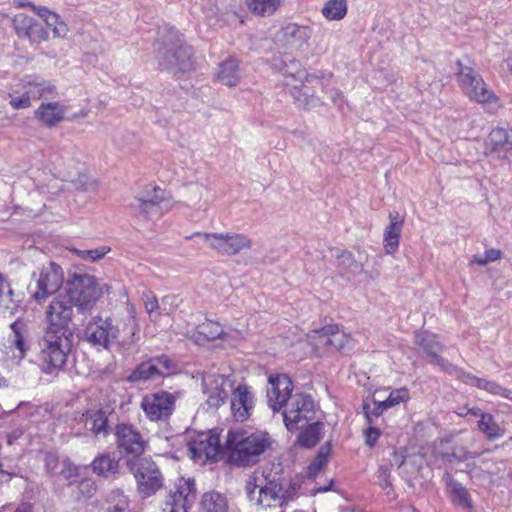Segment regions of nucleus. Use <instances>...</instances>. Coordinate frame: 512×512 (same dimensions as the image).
Instances as JSON below:
<instances>
[{"label": "nucleus", "instance_id": "nucleus-12", "mask_svg": "<svg viewBox=\"0 0 512 512\" xmlns=\"http://www.w3.org/2000/svg\"><path fill=\"white\" fill-rule=\"evenodd\" d=\"M73 307L72 300L66 293L54 297L45 310V331L71 335L69 325L73 318Z\"/></svg>", "mask_w": 512, "mask_h": 512}, {"label": "nucleus", "instance_id": "nucleus-60", "mask_svg": "<svg viewBox=\"0 0 512 512\" xmlns=\"http://www.w3.org/2000/svg\"><path fill=\"white\" fill-rule=\"evenodd\" d=\"M472 263H477L481 266H485L487 265L489 262L488 260L486 259L485 257V254L483 255H474L472 260H471Z\"/></svg>", "mask_w": 512, "mask_h": 512}, {"label": "nucleus", "instance_id": "nucleus-25", "mask_svg": "<svg viewBox=\"0 0 512 512\" xmlns=\"http://www.w3.org/2000/svg\"><path fill=\"white\" fill-rule=\"evenodd\" d=\"M66 107L58 101L42 102L34 118L45 128H54L65 119Z\"/></svg>", "mask_w": 512, "mask_h": 512}, {"label": "nucleus", "instance_id": "nucleus-55", "mask_svg": "<svg viewBox=\"0 0 512 512\" xmlns=\"http://www.w3.org/2000/svg\"><path fill=\"white\" fill-rule=\"evenodd\" d=\"M208 192V187L203 183H193L187 188V197L190 201H199Z\"/></svg>", "mask_w": 512, "mask_h": 512}, {"label": "nucleus", "instance_id": "nucleus-4", "mask_svg": "<svg viewBox=\"0 0 512 512\" xmlns=\"http://www.w3.org/2000/svg\"><path fill=\"white\" fill-rule=\"evenodd\" d=\"M273 67L294 99L302 105L308 104L310 94L307 84L317 80V75L309 74L301 62L291 55L275 57Z\"/></svg>", "mask_w": 512, "mask_h": 512}, {"label": "nucleus", "instance_id": "nucleus-29", "mask_svg": "<svg viewBox=\"0 0 512 512\" xmlns=\"http://www.w3.org/2000/svg\"><path fill=\"white\" fill-rule=\"evenodd\" d=\"M459 414H472L474 416H480L481 418L478 422V428L483 434L486 435L489 440L499 439L505 434V429L496 423L494 417L489 413H482L479 408L473 407L468 409L466 413L460 412Z\"/></svg>", "mask_w": 512, "mask_h": 512}, {"label": "nucleus", "instance_id": "nucleus-51", "mask_svg": "<svg viewBox=\"0 0 512 512\" xmlns=\"http://www.w3.org/2000/svg\"><path fill=\"white\" fill-rule=\"evenodd\" d=\"M148 441L137 431L130 429V454L140 455L146 447Z\"/></svg>", "mask_w": 512, "mask_h": 512}, {"label": "nucleus", "instance_id": "nucleus-31", "mask_svg": "<svg viewBox=\"0 0 512 512\" xmlns=\"http://www.w3.org/2000/svg\"><path fill=\"white\" fill-rule=\"evenodd\" d=\"M448 493L451 502L462 509L472 511L474 509L473 499L468 489L461 483L450 480L448 482Z\"/></svg>", "mask_w": 512, "mask_h": 512}, {"label": "nucleus", "instance_id": "nucleus-17", "mask_svg": "<svg viewBox=\"0 0 512 512\" xmlns=\"http://www.w3.org/2000/svg\"><path fill=\"white\" fill-rule=\"evenodd\" d=\"M175 406V396L166 391L145 395L141 401V407L147 417L152 421H158L169 417Z\"/></svg>", "mask_w": 512, "mask_h": 512}, {"label": "nucleus", "instance_id": "nucleus-49", "mask_svg": "<svg viewBox=\"0 0 512 512\" xmlns=\"http://www.w3.org/2000/svg\"><path fill=\"white\" fill-rule=\"evenodd\" d=\"M110 247L101 246L95 249L80 250L74 249V253L82 260L95 262L102 259L106 254L110 252Z\"/></svg>", "mask_w": 512, "mask_h": 512}, {"label": "nucleus", "instance_id": "nucleus-9", "mask_svg": "<svg viewBox=\"0 0 512 512\" xmlns=\"http://www.w3.org/2000/svg\"><path fill=\"white\" fill-rule=\"evenodd\" d=\"M187 446L190 458L198 463H205L207 460L217 461L225 450L224 444L222 445L220 442V431L217 429L199 432L191 436Z\"/></svg>", "mask_w": 512, "mask_h": 512}, {"label": "nucleus", "instance_id": "nucleus-53", "mask_svg": "<svg viewBox=\"0 0 512 512\" xmlns=\"http://www.w3.org/2000/svg\"><path fill=\"white\" fill-rule=\"evenodd\" d=\"M116 442L121 454L128 453V426L124 423L116 427Z\"/></svg>", "mask_w": 512, "mask_h": 512}, {"label": "nucleus", "instance_id": "nucleus-16", "mask_svg": "<svg viewBox=\"0 0 512 512\" xmlns=\"http://www.w3.org/2000/svg\"><path fill=\"white\" fill-rule=\"evenodd\" d=\"M132 470L137 483V492L142 498L150 497L162 486L161 474L151 459H140L134 464Z\"/></svg>", "mask_w": 512, "mask_h": 512}, {"label": "nucleus", "instance_id": "nucleus-13", "mask_svg": "<svg viewBox=\"0 0 512 512\" xmlns=\"http://www.w3.org/2000/svg\"><path fill=\"white\" fill-rule=\"evenodd\" d=\"M195 237L207 244L211 249L221 255L234 256L251 247V240L243 234L221 233H196Z\"/></svg>", "mask_w": 512, "mask_h": 512}, {"label": "nucleus", "instance_id": "nucleus-32", "mask_svg": "<svg viewBox=\"0 0 512 512\" xmlns=\"http://www.w3.org/2000/svg\"><path fill=\"white\" fill-rule=\"evenodd\" d=\"M92 471L103 477L113 476L119 471V458L115 455L101 454L94 458L91 462Z\"/></svg>", "mask_w": 512, "mask_h": 512}, {"label": "nucleus", "instance_id": "nucleus-50", "mask_svg": "<svg viewBox=\"0 0 512 512\" xmlns=\"http://www.w3.org/2000/svg\"><path fill=\"white\" fill-rule=\"evenodd\" d=\"M44 22L46 26L52 30L55 38H64L68 34V26L60 20L56 13L51 14Z\"/></svg>", "mask_w": 512, "mask_h": 512}, {"label": "nucleus", "instance_id": "nucleus-5", "mask_svg": "<svg viewBox=\"0 0 512 512\" xmlns=\"http://www.w3.org/2000/svg\"><path fill=\"white\" fill-rule=\"evenodd\" d=\"M71 346V335L45 331L37 356L40 370L47 375H58L66 365Z\"/></svg>", "mask_w": 512, "mask_h": 512}, {"label": "nucleus", "instance_id": "nucleus-63", "mask_svg": "<svg viewBox=\"0 0 512 512\" xmlns=\"http://www.w3.org/2000/svg\"><path fill=\"white\" fill-rule=\"evenodd\" d=\"M14 4L18 8L27 7V2H23V1H20V0L14 1Z\"/></svg>", "mask_w": 512, "mask_h": 512}, {"label": "nucleus", "instance_id": "nucleus-42", "mask_svg": "<svg viewBox=\"0 0 512 512\" xmlns=\"http://www.w3.org/2000/svg\"><path fill=\"white\" fill-rule=\"evenodd\" d=\"M248 9L258 16H270L280 6V0H245Z\"/></svg>", "mask_w": 512, "mask_h": 512}, {"label": "nucleus", "instance_id": "nucleus-46", "mask_svg": "<svg viewBox=\"0 0 512 512\" xmlns=\"http://www.w3.org/2000/svg\"><path fill=\"white\" fill-rule=\"evenodd\" d=\"M331 452V447L329 444L323 445L313 462L308 467V476L309 477H315L322 468L326 465L329 455Z\"/></svg>", "mask_w": 512, "mask_h": 512}, {"label": "nucleus", "instance_id": "nucleus-19", "mask_svg": "<svg viewBox=\"0 0 512 512\" xmlns=\"http://www.w3.org/2000/svg\"><path fill=\"white\" fill-rule=\"evenodd\" d=\"M268 382V405L274 412H277L285 407L293 397V384L291 379L284 374L270 375Z\"/></svg>", "mask_w": 512, "mask_h": 512}, {"label": "nucleus", "instance_id": "nucleus-10", "mask_svg": "<svg viewBox=\"0 0 512 512\" xmlns=\"http://www.w3.org/2000/svg\"><path fill=\"white\" fill-rule=\"evenodd\" d=\"M284 408L283 421L291 432L304 428L309 422L315 420V404L309 395L303 393L293 395Z\"/></svg>", "mask_w": 512, "mask_h": 512}, {"label": "nucleus", "instance_id": "nucleus-20", "mask_svg": "<svg viewBox=\"0 0 512 512\" xmlns=\"http://www.w3.org/2000/svg\"><path fill=\"white\" fill-rule=\"evenodd\" d=\"M311 29L308 26L288 23L275 34V43L287 50H298L308 43Z\"/></svg>", "mask_w": 512, "mask_h": 512}, {"label": "nucleus", "instance_id": "nucleus-15", "mask_svg": "<svg viewBox=\"0 0 512 512\" xmlns=\"http://www.w3.org/2000/svg\"><path fill=\"white\" fill-rule=\"evenodd\" d=\"M63 282L64 271L62 267L55 262H50L40 270L36 282V290L32 293V299L42 304L60 290Z\"/></svg>", "mask_w": 512, "mask_h": 512}, {"label": "nucleus", "instance_id": "nucleus-21", "mask_svg": "<svg viewBox=\"0 0 512 512\" xmlns=\"http://www.w3.org/2000/svg\"><path fill=\"white\" fill-rule=\"evenodd\" d=\"M12 24L19 38L27 39L33 44H39L49 38L43 25L24 13L16 14L12 19Z\"/></svg>", "mask_w": 512, "mask_h": 512}, {"label": "nucleus", "instance_id": "nucleus-34", "mask_svg": "<svg viewBox=\"0 0 512 512\" xmlns=\"http://www.w3.org/2000/svg\"><path fill=\"white\" fill-rule=\"evenodd\" d=\"M463 381L468 385L476 386V387L483 389L491 394L500 395L504 398L512 400V391L500 386L499 384H497L493 381L478 378V377H476L474 375H470V374L464 375Z\"/></svg>", "mask_w": 512, "mask_h": 512}, {"label": "nucleus", "instance_id": "nucleus-44", "mask_svg": "<svg viewBox=\"0 0 512 512\" xmlns=\"http://www.w3.org/2000/svg\"><path fill=\"white\" fill-rule=\"evenodd\" d=\"M329 339L325 341L328 343V350L331 352L343 349L349 342V336L337 326H326Z\"/></svg>", "mask_w": 512, "mask_h": 512}, {"label": "nucleus", "instance_id": "nucleus-3", "mask_svg": "<svg viewBox=\"0 0 512 512\" xmlns=\"http://www.w3.org/2000/svg\"><path fill=\"white\" fill-rule=\"evenodd\" d=\"M273 443V438L266 431L251 432L238 428L227 432L224 448L231 464L247 467L259 462Z\"/></svg>", "mask_w": 512, "mask_h": 512}, {"label": "nucleus", "instance_id": "nucleus-6", "mask_svg": "<svg viewBox=\"0 0 512 512\" xmlns=\"http://www.w3.org/2000/svg\"><path fill=\"white\" fill-rule=\"evenodd\" d=\"M159 65L174 74L192 69L191 48L172 35L158 41L155 47Z\"/></svg>", "mask_w": 512, "mask_h": 512}, {"label": "nucleus", "instance_id": "nucleus-33", "mask_svg": "<svg viewBox=\"0 0 512 512\" xmlns=\"http://www.w3.org/2000/svg\"><path fill=\"white\" fill-rule=\"evenodd\" d=\"M217 79L223 85L236 86L240 80L239 63L236 59L230 58L219 65Z\"/></svg>", "mask_w": 512, "mask_h": 512}, {"label": "nucleus", "instance_id": "nucleus-58", "mask_svg": "<svg viewBox=\"0 0 512 512\" xmlns=\"http://www.w3.org/2000/svg\"><path fill=\"white\" fill-rule=\"evenodd\" d=\"M27 7L30 8L33 12H35L40 18L45 21V19L49 18L51 14H55L54 12H51L46 7L43 6H36L32 2H27Z\"/></svg>", "mask_w": 512, "mask_h": 512}, {"label": "nucleus", "instance_id": "nucleus-37", "mask_svg": "<svg viewBox=\"0 0 512 512\" xmlns=\"http://www.w3.org/2000/svg\"><path fill=\"white\" fill-rule=\"evenodd\" d=\"M338 265L353 274H359L364 271V266L368 260L366 253L359 252L358 258L355 259L351 252L342 251L337 255Z\"/></svg>", "mask_w": 512, "mask_h": 512}, {"label": "nucleus", "instance_id": "nucleus-52", "mask_svg": "<svg viewBox=\"0 0 512 512\" xmlns=\"http://www.w3.org/2000/svg\"><path fill=\"white\" fill-rule=\"evenodd\" d=\"M77 487L78 492L76 498L78 500L91 498L97 491L96 483L89 478L81 480Z\"/></svg>", "mask_w": 512, "mask_h": 512}, {"label": "nucleus", "instance_id": "nucleus-27", "mask_svg": "<svg viewBox=\"0 0 512 512\" xmlns=\"http://www.w3.org/2000/svg\"><path fill=\"white\" fill-rule=\"evenodd\" d=\"M415 341L416 344L423 348L424 352L431 358L432 362L441 366L444 370L452 372V364L448 363L438 355L441 351V345L435 335L430 334L427 331H419L415 334Z\"/></svg>", "mask_w": 512, "mask_h": 512}, {"label": "nucleus", "instance_id": "nucleus-45", "mask_svg": "<svg viewBox=\"0 0 512 512\" xmlns=\"http://www.w3.org/2000/svg\"><path fill=\"white\" fill-rule=\"evenodd\" d=\"M308 339L317 355H323L331 352V350H328V343L325 341L326 339H329L326 327L313 331L308 335Z\"/></svg>", "mask_w": 512, "mask_h": 512}, {"label": "nucleus", "instance_id": "nucleus-43", "mask_svg": "<svg viewBox=\"0 0 512 512\" xmlns=\"http://www.w3.org/2000/svg\"><path fill=\"white\" fill-rule=\"evenodd\" d=\"M347 13L346 0H328L322 8L323 16L331 21H338L345 17Z\"/></svg>", "mask_w": 512, "mask_h": 512}, {"label": "nucleus", "instance_id": "nucleus-39", "mask_svg": "<svg viewBox=\"0 0 512 512\" xmlns=\"http://www.w3.org/2000/svg\"><path fill=\"white\" fill-rule=\"evenodd\" d=\"M409 399V392L406 388L395 389L390 392L389 396L385 400L374 399L376 405L373 414L375 416L381 415L385 410L394 407L402 402H406Z\"/></svg>", "mask_w": 512, "mask_h": 512}, {"label": "nucleus", "instance_id": "nucleus-57", "mask_svg": "<svg viewBox=\"0 0 512 512\" xmlns=\"http://www.w3.org/2000/svg\"><path fill=\"white\" fill-rule=\"evenodd\" d=\"M365 442L369 446H373L381 435V431L375 427H368L364 431Z\"/></svg>", "mask_w": 512, "mask_h": 512}, {"label": "nucleus", "instance_id": "nucleus-22", "mask_svg": "<svg viewBox=\"0 0 512 512\" xmlns=\"http://www.w3.org/2000/svg\"><path fill=\"white\" fill-rule=\"evenodd\" d=\"M194 490L192 480L179 478L170 489L166 502V506H170L169 512H187L195 498Z\"/></svg>", "mask_w": 512, "mask_h": 512}, {"label": "nucleus", "instance_id": "nucleus-41", "mask_svg": "<svg viewBox=\"0 0 512 512\" xmlns=\"http://www.w3.org/2000/svg\"><path fill=\"white\" fill-rule=\"evenodd\" d=\"M435 454L447 462L466 459L462 449L454 447L449 440L444 439L436 443Z\"/></svg>", "mask_w": 512, "mask_h": 512}, {"label": "nucleus", "instance_id": "nucleus-26", "mask_svg": "<svg viewBox=\"0 0 512 512\" xmlns=\"http://www.w3.org/2000/svg\"><path fill=\"white\" fill-rule=\"evenodd\" d=\"M171 369V361L167 357H159L141 363L130 375V380H152L164 375Z\"/></svg>", "mask_w": 512, "mask_h": 512}, {"label": "nucleus", "instance_id": "nucleus-38", "mask_svg": "<svg viewBox=\"0 0 512 512\" xmlns=\"http://www.w3.org/2000/svg\"><path fill=\"white\" fill-rule=\"evenodd\" d=\"M228 500L219 492H206L201 499L202 512H228Z\"/></svg>", "mask_w": 512, "mask_h": 512}, {"label": "nucleus", "instance_id": "nucleus-47", "mask_svg": "<svg viewBox=\"0 0 512 512\" xmlns=\"http://www.w3.org/2000/svg\"><path fill=\"white\" fill-rule=\"evenodd\" d=\"M400 226H389L384 233V249L387 254H393L399 247Z\"/></svg>", "mask_w": 512, "mask_h": 512}, {"label": "nucleus", "instance_id": "nucleus-1", "mask_svg": "<svg viewBox=\"0 0 512 512\" xmlns=\"http://www.w3.org/2000/svg\"><path fill=\"white\" fill-rule=\"evenodd\" d=\"M231 376L207 374L203 377V388L207 403L213 408L220 407L231 393V412L236 421H246L255 406L254 396L247 385L234 386Z\"/></svg>", "mask_w": 512, "mask_h": 512}, {"label": "nucleus", "instance_id": "nucleus-23", "mask_svg": "<svg viewBox=\"0 0 512 512\" xmlns=\"http://www.w3.org/2000/svg\"><path fill=\"white\" fill-rule=\"evenodd\" d=\"M176 331L199 345H203L206 341L224 338L225 336L221 324L209 319L197 325L195 329H189L186 326L182 327L180 324H177Z\"/></svg>", "mask_w": 512, "mask_h": 512}, {"label": "nucleus", "instance_id": "nucleus-36", "mask_svg": "<svg viewBox=\"0 0 512 512\" xmlns=\"http://www.w3.org/2000/svg\"><path fill=\"white\" fill-rule=\"evenodd\" d=\"M323 423L320 421L309 422L297 437L298 445L305 448L314 447L322 438Z\"/></svg>", "mask_w": 512, "mask_h": 512}, {"label": "nucleus", "instance_id": "nucleus-48", "mask_svg": "<svg viewBox=\"0 0 512 512\" xmlns=\"http://www.w3.org/2000/svg\"><path fill=\"white\" fill-rule=\"evenodd\" d=\"M73 186L76 190L89 193V194H95L98 191L99 183L98 181L86 174H80L74 181Z\"/></svg>", "mask_w": 512, "mask_h": 512}, {"label": "nucleus", "instance_id": "nucleus-14", "mask_svg": "<svg viewBox=\"0 0 512 512\" xmlns=\"http://www.w3.org/2000/svg\"><path fill=\"white\" fill-rule=\"evenodd\" d=\"M169 200L166 192L160 187H146L135 197L134 211L143 216L141 221H150L162 214Z\"/></svg>", "mask_w": 512, "mask_h": 512}, {"label": "nucleus", "instance_id": "nucleus-11", "mask_svg": "<svg viewBox=\"0 0 512 512\" xmlns=\"http://www.w3.org/2000/svg\"><path fill=\"white\" fill-rule=\"evenodd\" d=\"M65 293L78 309L89 310L102 296V289L94 277L78 275L69 282Z\"/></svg>", "mask_w": 512, "mask_h": 512}, {"label": "nucleus", "instance_id": "nucleus-18", "mask_svg": "<svg viewBox=\"0 0 512 512\" xmlns=\"http://www.w3.org/2000/svg\"><path fill=\"white\" fill-rule=\"evenodd\" d=\"M118 329L109 318H93L84 329V337L88 343L98 348H107L117 337Z\"/></svg>", "mask_w": 512, "mask_h": 512}, {"label": "nucleus", "instance_id": "nucleus-8", "mask_svg": "<svg viewBox=\"0 0 512 512\" xmlns=\"http://www.w3.org/2000/svg\"><path fill=\"white\" fill-rule=\"evenodd\" d=\"M58 96L56 85L42 77H28L22 86V93L9 94V104L15 110L27 109L32 106V101L49 100Z\"/></svg>", "mask_w": 512, "mask_h": 512}, {"label": "nucleus", "instance_id": "nucleus-40", "mask_svg": "<svg viewBox=\"0 0 512 512\" xmlns=\"http://www.w3.org/2000/svg\"><path fill=\"white\" fill-rule=\"evenodd\" d=\"M137 293L139 294L140 302L148 314L150 321L156 322L160 316V306L155 293L144 286L141 289H138Z\"/></svg>", "mask_w": 512, "mask_h": 512}, {"label": "nucleus", "instance_id": "nucleus-61", "mask_svg": "<svg viewBox=\"0 0 512 512\" xmlns=\"http://www.w3.org/2000/svg\"><path fill=\"white\" fill-rule=\"evenodd\" d=\"M7 284V281H6V278L4 277V275L0 272V298L3 296L4 294V288Z\"/></svg>", "mask_w": 512, "mask_h": 512}, {"label": "nucleus", "instance_id": "nucleus-54", "mask_svg": "<svg viewBox=\"0 0 512 512\" xmlns=\"http://www.w3.org/2000/svg\"><path fill=\"white\" fill-rule=\"evenodd\" d=\"M61 466L62 468L59 471V474L66 480H71L80 476V467L74 465L69 459L63 460Z\"/></svg>", "mask_w": 512, "mask_h": 512}, {"label": "nucleus", "instance_id": "nucleus-35", "mask_svg": "<svg viewBox=\"0 0 512 512\" xmlns=\"http://www.w3.org/2000/svg\"><path fill=\"white\" fill-rule=\"evenodd\" d=\"M44 207V196L39 190L34 189L26 195L19 205L15 206V209L27 213L28 216H37Z\"/></svg>", "mask_w": 512, "mask_h": 512}, {"label": "nucleus", "instance_id": "nucleus-2", "mask_svg": "<svg viewBox=\"0 0 512 512\" xmlns=\"http://www.w3.org/2000/svg\"><path fill=\"white\" fill-rule=\"evenodd\" d=\"M245 492L255 512H278L294 499L296 488L277 480L268 481L263 472L256 470L249 476Z\"/></svg>", "mask_w": 512, "mask_h": 512}, {"label": "nucleus", "instance_id": "nucleus-62", "mask_svg": "<svg viewBox=\"0 0 512 512\" xmlns=\"http://www.w3.org/2000/svg\"><path fill=\"white\" fill-rule=\"evenodd\" d=\"M390 218H391V223L390 224H402V222L404 221L403 219L399 218L398 214L396 216H393L391 214Z\"/></svg>", "mask_w": 512, "mask_h": 512}, {"label": "nucleus", "instance_id": "nucleus-30", "mask_svg": "<svg viewBox=\"0 0 512 512\" xmlns=\"http://www.w3.org/2000/svg\"><path fill=\"white\" fill-rule=\"evenodd\" d=\"M10 328L13 333L11 344L17 350L15 357L21 361L26 357L27 352L29 351V344L27 342V323L22 318H18L11 323Z\"/></svg>", "mask_w": 512, "mask_h": 512}, {"label": "nucleus", "instance_id": "nucleus-7", "mask_svg": "<svg viewBox=\"0 0 512 512\" xmlns=\"http://www.w3.org/2000/svg\"><path fill=\"white\" fill-rule=\"evenodd\" d=\"M457 65L458 82L465 95L471 101L496 108L502 106L499 97L488 87L480 74L475 72L470 66L465 65L461 60H458Z\"/></svg>", "mask_w": 512, "mask_h": 512}, {"label": "nucleus", "instance_id": "nucleus-24", "mask_svg": "<svg viewBox=\"0 0 512 512\" xmlns=\"http://www.w3.org/2000/svg\"><path fill=\"white\" fill-rule=\"evenodd\" d=\"M512 150V128L496 127L490 131L485 140V154L505 158Z\"/></svg>", "mask_w": 512, "mask_h": 512}, {"label": "nucleus", "instance_id": "nucleus-56", "mask_svg": "<svg viewBox=\"0 0 512 512\" xmlns=\"http://www.w3.org/2000/svg\"><path fill=\"white\" fill-rule=\"evenodd\" d=\"M60 465L59 457L53 453H48L45 457V468L51 475L57 473L58 466Z\"/></svg>", "mask_w": 512, "mask_h": 512}, {"label": "nucleus", "instance_id": "nucleus-59", "mask_svg": "<svg viewBox=\"0 0 512 512\" xmlns=\"http://www.w3.org/2000/svg\"><path fill=\"white\" fill-rule=\"evenodd\" d=\"M484 254L489 263L494 262L501 257V251L497 249H489Z\"/></svg>", "mask_w": 512, "mask_h": 512}, {"label": "nucleus", "instance_id": "nucleus-28", "mask_svg": "<svg viewBox=\"0 0 512 512\" xmlns=\"http://www.w3.org/2000/svg\"><path fill=\"white\" fill-rule=\"evenodd\" d=\"M113 409L109 406L100 407L97 410H86L81 413L78 420L87 424L91 420L90 430L94 435L108 434V416L112 414Z\"/></svg>", "mask_w": 512, "mask_h": 512}, {"label": "nucleus", "instance_id": "nucleus-64", "mask_svg": "<svg viewBox=\"0 0 512 512\" xmlns=\"http://www.w3.org/2000/svg\"><path fill=\"white\" fill-rule=\"evenodd\" d=\"M108 512H124V510L118 506H114L110 508Z\"/></svg>", "mask_w": 512, "mask_h": 512}]
</instances>
